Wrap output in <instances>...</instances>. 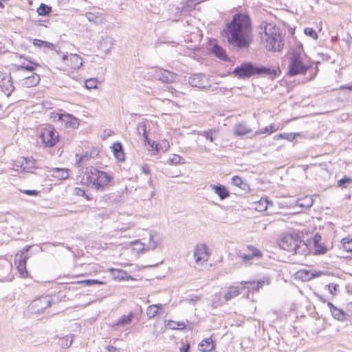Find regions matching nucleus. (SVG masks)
Returning a JSON list of instances; mask_svg holds the SVG:
<instances>
[{
    "instance_id": "f257e3e1",
    "label": "nucleus",
    "mask_w": 352,
    "mask_h": 352,
    "mask_svg": "<svg viewBox=\"0 0 352 352\" xmlns=\"http://www.w3.org/2000/svg\"><path fill=\"white\" fill-rule=\"evenodd\" d=\"M229 46L236 51L248 50L253 41L250 16L247 13L234 14L221 32Z\"/></svg>"
},
{
    "instance_id": "f03ea898",
    "label": "nucleus",
    "mask_w": 352,
    "mask_h": 352,
    "mask_svg": "<svg viewBox=\"0 0 352 352\" xmlns=\"http://www.w3.org/2000/svg\"><path fill=\"white\" fill-rule=\"evenodd\" d=\"M78 177L80 178L82 184L94 187L101 191L107 188L108 183L110 182V176L108 174L92 166L85 168Z\"/></svg>"
},
{
    "instance_id": "7ed1b4c3",
    "label": "nucleus",
    "mask_w": 352,
    "mask_h": 352,
    "mask_svg": "<svg viewBox=\"0 0 352 352\" xmlns=\"http://www.w3.org/2000/svg\"><path fill=\"white\" fill-rule=\"evenodd\" d=\"M278 71L264 66H257L251 62H245L236 67L232 74L240 79H247L254 76H267L272 78L276 76Z\"/></svg>"
},
{
    "instance_id": "20e7f679",
    "label": "nucleus",
    "mask_w": 352,
    "mask_h": 352,
    "mask_svg": "<svg viewBox=\"0 0 352 352\" xmlns=\"http://www.w3.org/2000/svg\"><path fill=\"white\" fill-rule=\"evenodd\" d=\"M261 39L265 41V45L268 51L280 52L283 48V43L279 30L273 24L262 22L260 26Z\"/></svg>"
},
{
    "instance_id": "39448f33",
    "label": "nucleus",
    "mask_w": 352,
    "mask_h": 352,
    "mask_svg": "<svg viewBox=\"0 0 352 352\" xmlns=\"http://www.w3.org/2000/svg\"><path fill=\"white\" fill-rule=\"evenodd\" d=\"M305 54L302 45L293 48L289 58L288 72L289 76L305 74L309 66L305 63Z\"/></svg>"
},
{
    "instance_id": "423d86ee",
    "label": "nucleus",
    "mask_w": 352,
    "mask_h": 352,
    "mask_svg": "<svg viewBox=\"0 0 352 352\" xmlns=\"http://www.w3.org/2000/svg\"><path fill=\"white\" fill-rule=\"evenodd\" d=\"M58 132L52 125L41 129L39 139L44 147H53L58 141Z\"/></svg>"
},
{
    "instance_id": "0eeeda50",
    "label": "nucleus",
    "mask_w": 352,
    "mask_h": 352,
    "mask_svg": "<svg viewBox=\"0 0 352 352\" xmlns=\"http://www.w3.org/2000/svg\"><path fill=\"white\" fill-rule=\"evenodd\" d=\"M237 257L242 263L251 265L254 260H258L263 257V252L253 245H248L244 252L239 251L237 253Z\"/></svg>"
},
{
    "instance_id": "6e6552de",
    "label": "nucleus",
    "mask_w": 352,
    "mask_h": 352,
    "mask_svg": "<svg viewBox=\"0 0 352 352\" xmlns=\"http://www.w3.org/2000/svg\"><path fill=\"white\" fill-rule=\"evenodd\" d=\"M31 246L27 245L17 253L14 257V263L17 265L19 272L23 277H25L28 274L26 270V262L28 258L27 254Z\"/></svg>"
},
{
    "instance_id": "1a4fd4ad",
    "label": "nucleus",
    "mask_w": 352,
    "mask_h": 352,
    "mask_svg": "<svg viewBox=\"0 0 352 352\" xmlns=\"http://www.w3.org/2000/svg\"><path fill=\"white\" fill-rule=\"evenodd\" d=\"M51 305V298L45 296L34 300L30 304V309L32 313L40 314L44 313L45 310Z\"/></svg>"
},
{
    "instance_id": "9d476101",
    "label": "nucleus",
    "mask_w": 352,
    "mask_h": 352,
    "mask_svg": "<svg viewBox=\"0 0 352 352\" xmlns=\"http://www.w3.org/2000/svg\"><path fill=\"white\" fill-rule=\"evenodd\" d=\"M299 239L300 237L298 234H287L281 237L278 241V245L280 248L285 250L292 252Z\"/></svg>"
},
{
    "instance_id": "9b49d317",
    "label": "nucleus",
    "mask_w": 352,
    "mask_h": 352,
    "mask_svg": "<svg viewBox=\"0 0 352 352\" xmlns=\"http://www.w3.org/2000/svg\"><path fill=\"white\" fill-rule=\"evenodd\" d=\"M188 83L194 87L206 89L210 87L208 78L203 74H195L188 78Z\"/></svg>"
},
{
    "instance_id": "f8f14e48",
    "label": "nucleus",
    "mask_w": 352,
    "mask_h": 352,
    "mask_svg": "<svg viewBox=\"0 0 352 352\" xmlns=\"http://www.w3.org/2000/svg\"><path fill=\"white\" fill-rule=\"evenodd\" d=\"M54 118H57L58 121L64 122L67 127L76 129L79 125L78 120L69 113H56Z\"/></svg>"
},
{
    "instance_id": "ddd939ff",
    "label": "nucleus",
    "mask_w": 352,
    "mask_h": 352,
    "mask_svg": "<svg viewBox=\"0 0 352 352\" xmlns=\"http://www.w3.org/2000/svg\"><path fill=\"white\" fill-rule=\"evenodd\" d=\"M111 152L118 162H124L126 160V153L120 142H115L111 144Z\"/></svg>"
},
{
    "instance_id": "4468645a",
    "label": "nucleus",
    "mask_w": 352,
    "mask_h": 352,
    "mask_svg": "<svg viewBox=\"0 0 352 352\" xmlns=\"http://www.w3.org/2000/svg\"><path fill=\"white\" fill-rule=\"evenodd\" d=\"M311 240L313 241L314 254H324L327 252V246L321 242L322 237L320 234H316Z\"/></svg>"
},
{
    "instance_id": "2eb2a0df",
    "label": "nucleus",
    "mask_w": 352,
    "mask_h": 352,
    "mask_svg": "<svg viewBox=\"0 0 352 352\" xmlns=\"http://www.w3.org/2000/svg\"><path fill=\"white\" fill-rule=\"evenodd\" d=\"M194 258L197 263L208 260L207 247L205 244H198L196 245L194 250Z\"/></svg>"
},
{
    "instance_id": "dca6fc26",
    "label": "nucleus",
    "mask_w": 352,
    "mask_h": 352,
    "mask_svg": "<svg viewBox=\"0 0 352 352\" xmlns=\"http://www.w3.org/2000/svg\"><path fill=\"white\" fill-rule=\"evenodd\" d=\"M157 78L158 80L163 82L170 83L175 81L177 78V74L168 71V70H160L157 73Z\"/></svg>"
},
{
    "instance_id": "f3484780",
    "label": "nucleus",
    "mask_w": 352,
    "mask_h": 352,
    "mask_svg": "<svg viewBox=\"0 0 352 352\" xmlns=\"http://www.w3.org/2000/svg\"><path fill=\"white\" fill-rule=\"evenodd\" d=\"M0 87L6 96H10L14 89L12 81V77L9 76L2 78L1 80L0 81Z\"/></svg>"
},
{
    "instance_id": "a211bd4d",
    "label": "nucleus",
    "mask_w": 352,
    "mask_h": 352,
    "mask_svg": "<svg viewBox=\"0 0 352 352\" xmlns=\"http://www.w3.org/2000/svg\"><path fill=\"white\" fill-rule=\"evenodd\" d=\"M296 254L307 255L310 252L309 245L307 242L298 239V243L295 245V248L293 251Z\"/></svg>"
},
{
    "instance_id": "6ab92c4d",
    "label": "nucleus",
    "mask_w": 352,
    "mask_h": 352,
    "mask_svg": "<svg viewBox=\"0 0 352 352\" xmlns=\"http://www.w3.org/2000/svg\"><path fill=\"white\" fill-rule=\"evenodd\" d=\"M327 306L331 311L332 316L335 319H336L339 321H344L345 320V317H346V314H345V312H344L343 310L336 307L331 302H327Z\"/></svg>"
},
{
    "instance_id": "aec40b11",
    "label": "nucleus",
    "mask_w": 352,
    "mask_h": 352,
    "mask_svg": "<svg viewBox=\"0 0 352 352\" xmlns=\"http://www.w3.org/2000/svg\"><path fill=\"white\" fill-rule=\"evenodd\" d=\"M40 82V76L33 73L31 76L25 77L21 80L22 85L26 87H32L37 85Z\"/></svg>"
},
{
    "instance_id": "412c9836",
    "label": "nucleus",
    "mask_w": 352,
    "mask_h": 352,
    "mask_svg": "<svg viewBox=\"0 0 352 352\" xmlns=\"http://www.w3.org/2000/svg\"><path fill=\"white\" fill-rule=\"evenodd\" d=\"M133 318V312H130L128 315H123L116 322L111 324V328L115 329L116 327H125L131 323Z\"/></svg>"
},
{
    "instance_id": "4be33fe9",
    "label": "nucleus",
    "mask_w": 352,
    "mask_h": 352,
    "mask_svg": "<svg viewBox=\"0 0 352 352\" xmlns=\"http://www.w3.org/2000/svg\"><path fill=\"white\" fill-rule=\"evenodd\" d=\"M111 278L118 280H133V277L128 275L126 272L122 270L115 269L111 267Z\"/></svg>"
},
{
    "instance_id": "5701e85b",
    "label": "nucleus",
    "mask_w": 352,
    "mask_h": 352,
    "mask_svg": "<svg viewBox=\"0 0 352 352\" xmlns=\"http://www.w3.org/2000/svg\"><path fill=\"white\" fill-rule=\"evenodd\" d=\"M65 65L71 69H76L82 65V62L81 58L78 55L76 54H70L69 60L68 62L65 63Z\"/></svg>"
},
{
    "instance_id": "b1692460",
    "label": "nucleus",
    "mask_w": 352,
    "mask_h": 352,
    "mask_svg": "<svg viewBox=\"0 0 352 352\" xmlns=\"http://www.w3.org/2000/svg\"><path fill=\"white\" fill-rule=\"evenodd\" d=\"M251 132V129L246 124L243 122L238 123L234 128V133L236 136H243Z\"/></svg>"
},
{
    "instance_id": "393cba45",
    "label": "nucleus",
    "mask_w": 352,
    "mask_h": 352,
    "mask_svg": "<svg viewBox=\"0 0 352 352\" xmlns=\"http://www.w3.org/2000/svg\"><path fill=\"white\" fill-rule=\"evenodd\" d=\"M211 188L221 200L228 197L230 195L229 191L223 185H212Z\"/></svg>"
},
{
    "instance_id": "a878e982",
    "label": "nucleus",
    "mask_w": 352,
    "mask_h": 352,
    "mask_svg": "<svg viewBox=\"0 0 352 352\" xmlns=\"http://www.w3.org/2000/svg\"><path fill=\"white\" fill-rule=\"evenodd\" d=\"M199 351L202 352L211 351L214 348L213 340L211 338H208L202 340L199 344Z\"/></svg>"
},
{
    "instance_id": "bb28decb",
    "label": "nucleus",
    "mask_w": 352,
    "mask_h": 352,
    "mask_svg": "<svg viewBox=\"0 0 352 352\" xmlns=\"http://www.w3.org/2000/svg\"><path fill=\"white\" fill-rule=\"evenodd\" d=\"M161 241V238L155 232H152L149 234V242L147 245V250H154Z\"/></svg>"
},
{
    "instance_id": "cd10ccee",
    "label": "nucleus",
    "mask_w": 352,
    "mask_h": 352,
    "mask_svg": "<svg viewBox=\"0 0 352 352\" xmlns=\"http://www.w3.org/2000/svg\"><path fill=\"white\" fill-rule=\"evenodd\" d=\"M21 167L23 171L31 173L32 169L36 168V161L34 160L24 157L21 162Z\"/></svg>"
},
{
    "instance_id": "c85d7f7f",
    "label": "nucleus",
    "mask_w": 352,
    "mask_h": 352,
    "mask_svg": "<svg viewBox=\"0 0 352 352\" xmlns=\"http://www.w3.org/2000/svg\"><path fill=\"white\" fill-rule=\"evenodd\" d=\"M52 176L60 180L65 179L69 177V169L55 168L52 170Z\"/></svg>"
},
{
    "instance_id": "c756f323",
    "label": "nucleus",
    "mask_w": 352,
    "mask_h": 352,
    "mask_svg": "<svg viewBox=\"0 0 352 352\" xmlns=\"http://www.w3.org/2000/svg\"><path fill=\"white\" fill-rule=\"evenodd\" d=\"M162 309V304L149 305L146 309V316L148 318H154L158 313V310Z\"/></svg>"
},
{
    "instance_id": "7c9ffc66",
    "label": "nucleus",
    "mask_w": 352,
    "mask_h": 352,
    "mask_svg": "<svg viewBox=\"0 0 352 352\" xmlns=\"http://www.w3.org/2000/svg\"><path fill=\"white\" fill-rule=\"evenodd\" d=\"M268 204L272 205L267 198H261L260 201L255 203V210L258 212H264L267 210Z\"/></svg>"
},
{
    "instance_id": "2f4dec72",
    "label": "nucleus",
    "mask_w": 352,
    "mask_h": 352,
    "mask_svg": "<svg viewBox=\"0 0 352 352\" xmlns=\"http://www.w3.org/2000/svg\"><path fill=\"white\" fill-rule=\"evenodd\" d=\"M137 131L139 135H142L144 142L148 140L147 124L146 121H142L137 126Z\"/></svg>"
},
{
    "instance_id": "473e14b6",
    "label": "nucleus",
    "mask_w": 352,
    "mask_h": 352,
    "mask_svg": "<svg viewBox=\"0 0 352 352\" xmlns=\"http://www.w3.org/2000/svg\"><path fill=\"white\" fill-rule=\"evenodd\" d=\"M212 52L215 55V56L219 58L221 60L226 59V51L219 45L215 44L212 47Z\"/></svg>"
},
{
    "instance_id": "72a5a7b5",
    "label": "nucleus",
    "mask_w": 352,
    "mask_h": 352,
    "mask_svg": "<svg viewBox=\"0 0 352 352\" xmlns=\"http://www.w3.org/2000/svg\"><path fill=\"white\" fill-rule=\"evenodd\" d=\"M240 292L238 287H232L230 289L229 291H228L225 295L224 298L226 301H228L231 300L232 298L237 296L239 295Z\"/></svg>"
},
{
    "instance_id": "f704fd0d",
    "label": "nucleus",
    "mask_w": 352,
    "mask_h": 352,
    "mask_svg": "<svg viewBox=\"0 0 352 352\" xmlns=\"http://www.w3.org/2000/svg\"><path fill=\"white\" fill-rule=\"evenodd\" d=\"M76 164L78 167H82L83 168V166L85 165L86 162H87L89 160L90 156L88 155L87 153L82 155L79 156L78 155H76ZM82 170H84L82 169Z\"/></svg>"
},
{
    "instance_id": "c9c22d12",
    "label": "nucleus",
    "mask_w": 352,
    "mask_h": 352,
    "mask_svg": "<svg viewBox=\"0 0 352 352\" xmlns=\"http://www.w3.org/2000/svg\"><path fill=\"white\" fill-rule=\"evenodd\" d=\"M36 11L38 15L46 16L52 11V8L47 5L41 3Z\"/></svg>"
},
{
    "instance_id": "e433bc0d",
    "label": "nucleus",
    "mask_w": 352,
    "mask_h": 352,
    "mask_svg": "<svg viewBox=\"0 0 352 352\" xmlns=\"http://www.w3.org/2000/svg\"><path fill=\"white\" fill-rule=\"evenodd\" d=\"M341 244L344 251L347 252H352V239L344 238L341 241Z\"/></svg>"
},
{
    "instance_id": "4c0bfd02",
    "label": "nucleus",
    "mask_w": 352,
    "mask_h": 352,
    "mask_svg": "<svg viewBox=\"0 0 352 352\" xmlns=\"http://www.w3.org/2000/svg\"><path fill=\"white\" fill-rule=\"evenodd\" d=\"M352 184V179L349 177L344 176L342 179L338 180V186L342 188H346Z\"/></svg>"
},
{
    "instance_id": "58836bf2",
    "label": "nucleus",
    "mask_w": 352,
    "mask_h": 352,
    "mask_svg": "<svg viewBox=\"0 0 352 352\" xmlns=\"http://www.w3.org/2000/svg\"><path fill=\"white\" fill-rule=\"evenodd\" d=\"M132 246L133 249L138 252H143L145 250V245L138 240L132 243Z\"/></svg>"
},
{
    "instance_id": "ea45409f",
    "label": "nucleus",
    "mask_w": 352,
    "mask_h": 352,
    "mask_svg": "<svg viewBox=\"0 0 352 352\" xmlns=\"http://www.w3.org/2000/svg\"><path fill=\"white\" fill-rule=\"evenodd\" d=\"M98 81L96 78L87 79L85 82V87L88 89L96 88Z\"/></svg>"
},
{
    "instance_id": "a19ab883",
    "label": "nucleus",
    "mask_w": 352,
    "mask_h": 352,
    "mask_svg": "<svg viewBox=\"0 0 352 352\" xmlns=\"http://www.w3.org/2000/svg\"><path fill=\"white\" fill-rule=\"evenodd\" d=\"M303 201L301 202V200H299L298 201V206H300V207H306V208H309L310 206H312L313 204V201L312 199L310 198V197H305L304 199L302 200Z\"/></svg>"
},
{
    "instance_id": "79ce46f5",
    "label": "nucleus",
    "mask_w": 352,
    "mask_h": 352,
    "mask_svg": "<svg viewBox=\"0 0 352 352\" xmlns=\"http://www.w3.org/2000/svg\"><path fill=\"white\" fill-rule=\"evenodd\" d=\"M304 32L306 35L310 36L314 39H316L318 38V34L316 30L311 28H305L304 29Z\"/></svg>"
},
{
    "instance_id": "37998d69",
    "label": "nucleus",
    "mask_w": 352,
    "mask_h": 352,
    "mask_svg": "<svg viewBox=\"0 0 352 352\" xmlns=\"http://www.w3.org/2000/svg\"><path fill=\"white\" fill-rule=\"evenodd\" d=\"M212 130L209 131H203L199 132L198 134L202 136H204L206 139L209 140L210 142H213L214 139L212 137Z\"/></svg>"
},
{
    "instance_id": "c03bdc74",
    "label": "nucleus",
    "mask_w": 352,
    "mask_h": 352,
    "mask_svg": "<svg viewBox=\"0 0 352 352\" xmlns=\"http://www.w3.org/2000/svg\"><path fill=\"white\" fill-rule=\"evenodd\" d=\"M243 184L242 179L239 176H234L232 178V184L235 186L241 188V185Z\"/></svg>"
},
{
    "instance_id": "a18cd8bd",
    "label": "nucleus",
    "mask_w": 352,
    "mask_h": 352,
    "mask_svg": "<svg viewBox=\"0 0 352 352\" xmlns=\"http://www.w3.org/2000/svg\"><path fill=\"white\" fill-rule=\"evenodd\" d=\"M328 287V290L329 293L332 295H336L337 294L338 285L336 283H330L329 285H327Z\"/></svg>"
},
{
    "instance_id": "49530a36",
    "label": "nucleus",
    "mask_w": 352,
    "mask_h": 352,
    "mask_svg": "<svg viewBox=\"0 0 352 352\" xmlns=\"http://www.w3.org/2000/svg\"><path fill=\"white\" fill-rule=\"evenodd\" d=\"M322 274H323V272L321 271L316 272L314 273H310L309 272H305V276L307 279H311L315 277L320 276Z\"/></svg>"
},
{
    "instance_id": "de8ad7c7",
    "label": "nucleus",
    "mask_w": 352,
    "mask_h": 352,
    "mask_svg": "<svg viewBox=\"0 0 352 352\" xmlns=\"http://www.w3.org/2000/svg\"><path fill=\"white\" fill-rule=\"evenodd\" d=\"M182 157L178 155H173L172 157L169 158V163L171 164H178L180 163Z\"/></svg>"
},
{
    "instance_id": "09e8293b",
    "label": "nucleus",
    "mask_w": 352,
    "mask_h": 352,
    "mask_svg": "<svg viewBox=\"0 0 352 352\" xmlns=\"http://www.w3.org/2000/svg\"><path fill=\"white\" fill-rule=\"evenodd\" d=\"M164 325L166 328L170 329H177L176 322L173 320H165Z\"/></svg>"
},
{
    "instance_id": "8fccbe9b",
    "label": "nucleus",
    "mask_w": 352,
    "mask_h": 352,
    "mask_svg": "<svg viewBox=\"0 0 352 352\" xmlns=\"http://www.w3.org/2000/svg\"><path fill=\"white\" fill-rule=\"evenodd\" d=\"M263 133H265V134H267V135H270L272 133V131H270L269 129V127L268 126H265L263 129H261V130H259V131H256L254 133V136H256V135H261V134H263Z\"/></svg>"
},
{
    "instance_id": "3c124183",
    "label": "nucleus",
    "mask_w": 352,
    "mask_h": 352,
    "mask_svg": "<svg viewBox=\"0 0 352 352\" xmlns=\"http://www.w3.org/2000/svg\"><path fill=\"white\" fill-rule=\"evenodd\" d=\"M21 192L30 195V196H37L39 192L36 190H20Z\"/></svg>"
},
{
    "instance_id": "603ef678",
    "label": "nucleus",
    "mask_w": 352,
    "mask_h": 352,
    "mask_svg": "<svg viewBox=\"0 0 352 352\" xmlns=\"http://www.w3.org/2000/svg\"><path fill=\"white\" fill-rule=\"evenodd\" d=\"M74 192L78 196L85 197L87 199H89V197L86 195L85 191L83 189L76 188L74 189Z\"/></svg>"
},
{
    "instance_id": "864d4df0",
    "label": "nucleus",
    "mask_w": 352,
    "mask_h": 352,
    "mask_svg": "<svg viewBox=\"0 0 352 352\" xmlns=\"http://www.w3.org/2000/svg\"><path fill=\"white\" fill-rule=\"evenodd\" d=\"M29 62L30 64V65L26 64V66L25 67V70H28L29 72H32L35 69L36 67L39 66V65L37 63H32V61H29Z\"/></svg>"
},
{
    "instance_id": "5fc2aeb1",
    "label": "nucleus",
    "mask_w": 352,
    "mask_h": 352,
    "mask_svg": "<svg viewBox=\"0 0 352 352\" xmlns=\"http://www.w3.org/2000/svg\"><path fill=\"white\" fill-rule=\"evenodd\" d=\"M296 138V134L293 133H284L283 139L292 141Z\"/></svg>"
},
{
    "instance_id": "6e6d98bb",
    "label": "nucleus",
    "mask_w": 352,
    "mask_h": 352,
    "mask_svg": "<svg viewBox=\"0 0 352 352\" xmlns=\"http://www.w3.org/2000/svg\"><path fill=\"white\" fill-rule=\"evenodd\" d=\"M142 172L146 175H149L151 173L149 166L147 164L142 165Z\"/></svg>"
},
{
    "instance_id": "4d7b16f0",
    "label": "nucleus",
    "mask_w": 352,
    "mask_h": 352,
    "mask_svg": "<svg viewBox=\"0 0 352 352\" xmlns=\"http://www.w3.org/2000/svg\"><path fill=\"white\" fill-rule=\"evenodd\" d=\"M33 45L34 46H37V47H43V41L36 38V39H34L33 41Z\"/></svg>"
},
{
    "instance_id": "13d9d810",
    "label": "nucleus",
    "mask_w": 352,
    "mask_h": 352,
    "mask_svg": "<svg viewBox=\"0 0 352 352\" xmlns=\"http://www.w3.org/2000/svg\"><path fill=\"white\" fill-rule=\"evenodd\" d=\"M265 283V281L264 280H260L256 282V288H253L254 289L258 290L259 288L263 287L264 284Z\"/></svg>"
},
{
    "instance_id": "bf43d9fd",
    "label": "nucleus",
    "mask_w": 352,
    "mask_h": 352,
    "mask_svg": "<svg viewBox=\"0 0 352 352\" xmlns=\"http://www.w3.org/2000/svg\"><path fill=\"white\" fill-rule=\"evenodd\" d=\"M177 329H184L186 328V324L184 322H176Z\"/></svg>"
},
{
    "instance_id": "052dcab7",
    "label": "nucleus",
    "mask_w": 352,
    "mask_h": 352,
    "mask_svg": "<svg viewBox=\"0 0 352 352\" xmlns=\"http://www.w3.org/2000/svg\"><path fill=\"white\" fill-rule=\"evenodd\" d=\"M43 46H44L45 47L49 48V49H52V50H53L54 48V45L53 43L47 42V41H43Z\"/></svg>"
},
{
    "instance_id": "680f3d73",
    "label": "nucleus",
    "mask_w": 352,
    "mask_h": 352,
    "mask_svg": "<svg viewBox=\"0 0 352 352\" xmlns=\"http://www.w3.org/2000/svg\"><path fill=\"white\" fill-rule=\"evenodd\" d=\"M25 66H26V64L25 63H23L21 65H14V67H16V70L18 72L25 70Z\"/></svg>"
},
{
    "instance_id": "e2e57ef3",
    "label": "nucleus",
    "mask_w": 352,
    "mask_h": 352,
    "mask_svg": "<svg viewBox=\"0 0 352 352\" xmlns=\"http://www.w3.org/2000/svg\"><path fill=\"white\" fill-rule=\"evenodd\" d=\"M189 348H190V344H186L185 345H183L182 347H180L179 351L180 352H188L189 350Z\"/></svg>"
},
{
    "instance_id": "0e129e2a",
    "label": "nucleus",
    "mask_w": 352,
    "mask_h": 352,
    "mask_svg": "<svg viewBox=\"0 0 352 352\" xmlns=\"http://www.w3.org/2000/svg\"><path fill=\"white\" fill-rule=\"evenodd\" d=\"M190 1L187 0L186 2H182V9H184L186 7L187 8H190V9L192 8V6L191 5H188Z\"/></svg>"
},
{
    "instance_id": "69168bd1",
    "label": "nucleus",
    "mask_w": 352,
    "mask_h": 352,
    "mask_svg": "<svg viewBox=\"0 0 352 352\" xmlns=\"http://www.w3.org/2000/svg\"><path fill=\"white\" fill-rule=\"evenodd\" d=\"M154 194H155V192L152 191L147 196L143 197L142 199H144V200L146 199L150 200L153 197Z\"/></svg>"
},
{
    "instance_id": "338daca9",
    "label": "nucleus",
    "mask_w": 352,
    "mask_h": 352,
    "mask_svg": "<svg viewBox=\"0 0 352 352\" xmlns=\"http://www.w3.org/2000/svg\"><path fill=\"white\" fill-rule=\"evenodd\" d=\"M69 55H68V54H64V55H63V56H62V60H63V62H65V63H67V62H68V61H69Z\"/></svg>"
},
{
    "instance_id": "774afa93",
    "label": "nucleus",
    "mask_w": 352,
    "mask_h": 352,
    "mask_svg": "<svg viewBox=\"0 0 352 352\" xmlns=\"http://www.w3.org/2000/svg\"><path fill=\"white\" fill-rule=\"evenodd\" d=\"M340 89H346L352 90V83L349 84V85H342L340 87Z\"/></svg>"
}]
</instances>
